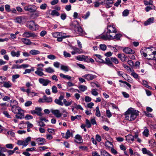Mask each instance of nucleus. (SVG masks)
Instances as JSON below:
<instances>
[{"label": "nucleus", "mask_w": 156, "mask_h": 156, "mask_svg": "<svg viewBox=\"0 0 156 156\" xmlns=\"http://www.w3.org/2000/svg\"><path fill=\"white\" fill-rule=\"evenodd\" d=\"M125 118L129 121L134 120L138 115V113L136 111H133L129 109L125 112Z\"/></svg>", "instance_id": "f257e3e1"}, {"label": "nucleus", "mask_w": 156, "mask_h": 156, "mask_svg": "<svg viewBox=\"0 0 156 156\" xmlns=\"http://www.w3.org/2000/svg\"><path fill=\"white\" fill-rule=\"evenodd\" d=\"M10 101V106L11 107L12 112L14 114L17 113L22 109L20 107L17 106L18 103L16 100H12Z\"/></svg>", "instance_id": "f03ea898"}, {"label": "nucleus", "mask_w": 156, "mask_h": 156, "mask_svg": "<svg viewBox=\"0 0 156 156\" xmlns=\"http://www.w3.org/2000/svg\"><path fill=\"white\" fill-rule=\"evenodd\" d=\"M74 33L77 36H84L86 34L85 31L83 30V28L80 25L76 28L74 30Z\"/></svg>", "instance_id": "7ed1b4c3"}, {"label": "nucleus", "mask_w": 156, "mask_h": 156, "mask_svg": "<svg viewBox=\"0 0 156 156\" xmlns=\"http://www.w3.org/2000/svg\"><path fill=\"white\" fill-rule=\"evenodd\" d=\"M37 9L36 6L33 5L26 6L24 7V9L25 11H28L30 12H35Z\"/></svg>", "instance_id": "20e7f679"}, {"label": "nucleus", "mask_w": 156, "mask_h": 156, "mask_svg": "<svg viewBox=\"0 0 156 156\" xmlns=\"http://www.w3.org/2000/svg\"><path fill=\"white\" fill-rule=\"evenodd\" d=\"M70 47L71 49L73 50V51L71 52V53L73 55H74L77 54H80L83 52L82 49L80 48H78L73 46H70Z\"/></svg>", "instance_id": "39448f33"}, {"label": "nucleus", "mask_w": 156, "mask_h": 156, "mask_svg": "<svg viewBox=\"0 0 156 156\" xmlns=\"http://www.w3.org/2000/svg\"><path fill=\"white\" fill-rule=\"evenodd\" d=\"M37 26H38V25L35 24L34 21H30L27 22V27L31 30H36V29L34 27H36Z\"/></svg>", "instance_id": "423d86ee"}, {"label": "nucleus", "mask_w": 156, "mask_h": 156, "mask_svg": "<svg viewBox=\"0 0 156 156\" xmlns=\"http://www.w3.org/2000/svg\"><path fill=\"white\" fill-rule=\"evenodd\" d=\"M41 109L40 108H35L34 110H31L30 112L32 114H36L37 115L41 116L42 113H41Z\"/></svg>", "instance_id": "0eeeda50"}, {"label": "nucleus", "mask_w": 156, "mask_h": 156, "mask_svg": "<svg viewBox=\"0 0 156 156\" xmlns=\"http://www.w3.org/2000/svg\"><path fill=\"white\" fill-rule=\"evenodd\" d=\"M107 32L109 34L110 33H116L117 32V30L114 25H108L107 27Z\"/></svg>", "instance_id": "6e6552de"}, {"label": "nucleus", "mask_w": 156, "mask_h": 156, "mask_svg": "<svg viewBox=\"0 0 156 156\" xmlns=\"http://www.w3.org/2000/svg\"><path fill=\"white\" fill-rule=\"evenodd\" d=\"M80 25L79 22L77 20L71 21L69 24L70 27L73 30Z\"/></svg>", "instance_id": "1a4fd4ad"}, {"label": "nucleus", "mask_w": 156, "mask_h": 156, "mask_svg": "<svg viewBox=\"0 0 156 156\" xmlns=\"http://www.w3.org/2000/svg\"><path fill=\"white\" fill-rule=\"evenodd\" d=\"M82 77L87 80L90 81L95 79L96 77L97 76L95 75L87 74L84 75Z\"/></svg>", "instance_id": "9d476101"}, {"label": "nucleus", "mask_w": 156, "mask_h": 156, "mask_svg": "<svg viewBox=\"0 0 156 156\" xmlns=\"http://www.w3.org/2000/svg\"><path fill=\"white\" fill-rule=\"evenodd\" d=\"M39 82L44 86H46L51 82V81L48 79H44L42 78L39 79Z\"/></svg>", "instance_id": "9b49d317"}, {"label": "nucleus", "mask_w": 156, "mask_h": 156, "mask_svg": "<svg viewBox=\"0 0 156 156\" xmlns=\"http://www.w3.org/2000/svg\"><path fill=\"white\" fill-rule=\"evenodd\" d=\"M149 50H151L150 48H144L140 50V53L144 56L146 57L147 55L146 53L151 54V52Z\"/></svg>", "instance_id": "f8f14e48"}, {"label": "nucleus", "mask_w": 156, "mask_h": 156, "mask_svg": "<svg viewBox=\"0 0 156 156\" xmlns=\"http://www.w3.org/2000/svg\"><path fill=\"white\" fill-rule=\"evenodd\" d=\"M51 112L53 115L58 118H60L62 115V114L60 112V111L58 110L51 109Z\"/></svg>", "instance_id": "ddd939ff"}, {"label": "nucleus", "mask_w": 156, "mask_h": 156, "mask_svg": "<svg viewBox=\"0 0 156 156\" xmlns=\"http://www.w3.org/2000/svg\"><path fill=\"white\" fill-rule=\"evenodd\" d=\"M23 36L26 37H36V35L34 33L25 32L23 34Z\"/></svg>", "instance_id": "4468645a"}, {"label": "nucleus", "mask_w": 156, "mask_h": 156, "mask_svg": "<svg viewBox=\"0 0 156 156\" xmlns=\"http://www.w3.org/2000/svg\"><path fill=\"white\" fill-rule=\"evenodd\" d=\"M104 4L106 5L105 7L107 8H109L112 6L113 3V0H104Z\"/></svg>", "instance_id": "2eb2a0df"}, {"label": "nucleus", "mask_w": 156, "mask_h": 156, "mask_svg": "<svg viewBox=\"0 0 156 156\" xmlns=\"http://www.w3.org/2000/svg\"><path fill=\"white\" fill-rule=\"evenodd\" d=\"M16 119H22L24 118V111L23 110L21 109L20 110L19 112L16 113Z\"/></svg>", "instance_id": "dca6fc26"}, {"label": "nucleus", "mask_w": 156, "mask_h": 156, "mask_svg": "<svg viewBox=\"0 0 156 156\" xmlns=\"http://www.w3.org/2000/svg\"><path fill=\"white\" fill-rule=\"evenodd\" d=\"M149 51L151 52V53L150 54V56L152 55V58H147V59L149 60L154 59L156 60V51H153L152 49L149 50Z\"/></svg>", "instance_id": "f3484780"}, {"label": "nucleus", "mask_w": 156, "mask_h": 156, "mask_svg": "<svg viewBox=\"0 0 156 156\" xmlns=\"http://www.w3.org/2000/svg\"><path fill=\"white\" fill-rule=\"evenodd\" d=\"M141 151L144 154H147L149 156H153V154L151 151L147 150L146 148H142Z\"/></svg>", "instance_id": "a211bd4d"}, {"label": "nucleus", "mask_w": 156, "mask_h": 156, "mask_svg": "<svg viewBox=\"0 0 156 156\" xmlns=\"http://www.w3.org/2000/svg\"><path fill=\"white\" fill-rule=\"evenodd\" d=\"M118 58L122 62H124L127 61V57H126L123 53H119L118 54Z\"/></svg>", "instance_id": "6ab92c4d"}, {"label": "nucleus", "mask_w": 156, "mask_h": 156, "mask_svg": "<svg viewBox=\"0 0 156 156\" xmlns=\"http://www.w3.org/2000/svg\"><path fill=\"white\" fill-rule=\"evenodd\" d=\"M123 51L127 54H133L135 53L134 50L128 48H125L123 50Z\"/></svg>", "instance_id": "aec40b11"}, {"label": "nucleus", "mask_w": 156, "mask_h": 156, "mask_svg": "<svg viewBox=\"0 0 156 156\" xmlns=\"http://www.w3.org/2000/svg\"><path fill=\"white\" fill-rule=\"evenodd\" d=\"M40 14V12L36 10L30 14V17L32 19H34L39 16Z\"/></svg>", "instance_id": "412c9836"}, {"label": "nucleus", "mask_w": 156, "mask_h": 156, "mask_svg": "<svg viewBox=\"0 0 156 156\" xmlns=\"http://www.w3.org/2000/svg\"><path fill=\"white\" fill-rule=\"evenodd\" d=\"M39 145H42L44 144L45 142V140L43 138H39L36 139Z\"/></svg>", "instance_id": "4be33fe9"}, {"label": "nucleus", "mask_w": 156, "mask_h": 156, "mask_svg": "<svg viewBox=\"0 0 156 156\" xmlns=\"http://www.w3.org/2000/svg\"><path fill=\"white\" fill-rule=\"evenodd\" d=\"M105 61L104 60L103 63L107 65L108 66L111 67H113V64L111 61L110 58L108 57H106L105 59Z\"/></svg>", "instance_id": "5701e85b"}, {"label": "nucleus", "mask_w": 156, "mask_h": 156, "mask_svg": "<svg viewBox=\"0 0 156 156\" xmlns=\"http://www.w3.org/2000/svg\"><path fill=\"white\" fill-rule=\"evenodd\" d=\"M96 56V57L95 58V61L103 63L104 61V60L102 59V56L96 54L95 55Z\"/></svg>", "instance_id": "b1692460"}, {"label": "nucleus", "mask_w": 156, "mask_h": 156, "mask_svg": "<svg viewBox=\"0 0 156 156\" xmlns=\"http://www.w3.org/2000/svg\"><path fill=\"white\" fill-rule=\"evenodd\" d=\"M101 37V38L104 39V40H110L112 37L113 38V36L112 35L109 34L107 32H106L105 35H102Z\"/></svg>", "instance_id": "393cba45"}, {"label": "nucleus", "mask_w": 156, "mask_h": 156, "mask_svg": "<svg viewBox=\"0 0 156 156\" xmlns=\"http://www.w3.org/2000/svg\"><path fill=\"white\" fill-rule=\"evenodd\" d=\"M154 18L153 17L150 18L148 19L147 21H145L144 24L145 26H147L150 25L154 22Z\"/></svg>", "instance_id": "a878e982"}, {"label": "nucleus", "mask_w": 156, "mask_h": 156, "mask_svg": "<svg viewBox=\"0 0 156 156\" xmlns=\"http://www.w3.org/2000/svg\"><path fill=\"white\" fill-rule=\"evenodd\" d=\"M126 138V140L128 142L131 143L130 141H133L134 140V137L132 135H128L127 136H125Z\"/></svg>", "instance_id": "bb28decb"}, {"label": "nucleus", "mask_w": 156, "mask_h": 156, "mask_svg": "<svg viewBox=\"0 0 156 156\" xmlns=\"http://www.w3.org/2000/svg\"><path fill=\"white\" fill-rule=\"evenodd\" d=\"M2 83L3 84V87L6 88H10L12 86V83L9 81L7 82H3Z\"/></svg>", "instance_id": "cd10ccee"}, {"label": "nucleus", "mask_w": 156, "mask_h": 156, "mask_svg": "<svg viewBox=\"0 0 156 156\" xmlns=\"http://www.w3.org/2000/svg\"><path fill=\"white\" fill-rule=\"evenodd\" d=\"M75 138L76 140H77L76 141V140H74V141L77 143H80L82 142V140L81 136L78 134L76 135L75 137Z\"/></svg>", "instance_id": "c85d7f7f"}, {"label": "nucleus", "mask_w": 156, "mask_h": 156, "mask_svg": "<svg viewBox=\"0 0 156 156\" xmlns=\"http://www.w3.org/2000/svg\"><path fill=\"white\" fill-rule=\"evenodd\" d=\"M21 40L22 42H23L24 44H25L27 45H30L32 43L30 41V40L28 39L22 38Z\"/></svg>", "instance_id": "c756f323"}, {"label": "nucleus", "mask_w": 156, "mask_h": 156, "mask_svg": "<svg viewBox=\"0 0 156 156\" xmlns=\"http://www.w3.org/2000/svg\"><path fill=\"white\" fill-rule=\"evenodd\" d=\"M20 51H18L16 52L14 51H12L11 52V54L12 57L16 56L19 57L20 55Z\"/></svg>", "instance_id": "7c9ffc66"}, {"label": "nucleus", "mask_w": 156, "mask_h": 156, "mask_svg": "<svg viewBox=\"0 0 156 156\" xmlns=\"http://www.w3.org/2000/svg\"><path fill=\"white\" fill-rule=\"evenodd\" d=\"M60 76L64 79H67L69 80H70L72 77L68 75H65L63 73H61L59 74Z\"/></svg>", "instance_id": "2f4dec72"}, {"label": "nucleus", "mask_w": 156, "mask_h": 156, "mask_svg": "<svg viewBox=\"0 0 156 156\" xmlns=\"http://www.w3.org/2000/svg\"><path fill=\"white\" fill-rule=\"evenodd\" d=\"M7 149L5 147H0V156H5V154L2 153L6 152Z\"/></svg>", "instance_id": "473e14b6"}, {"label": "nucleus", "mask_w": 156, "mask_h": 156, "mask_svg": "<svg viewBox=\"0 0 156 156\" xmlns=\"http://www.w3.org/2000/svg\"><path fill=\"white\" fill-rule=\"evenodd\" d=\"M27 95L30 97H33L34 96L36 95V93L34 92V91H30L29 92V90H27Z\"/></svg>", "instance_id": "72a5a7b5"}, {"label": "nucleus", "mask_w": 156, "mask_h": 156, "mask_svg": "<svg viewBox=\"0 0 156 156\" xmlns=\"http://www.w3.org/2000/svg\"><path fill=\"white\" fill-rule=\"evenodd\" d=\"M44 98L45 102L51 103L52 101V99L51 97H48L46 95H44Z\"/></svg>", "instance_id": "f704fd0d"}, {"label": "nucleus", "mask_w": 156, "mask_h": 156, "mask_svg": "<svg viewBox=\"0 0 156 156\" xmlns=\"http://www.w3.org/2000/svg\"><path fill=\"white\" fill-rule=\"evenodd\" d=\"M30 53L33 55H35L39 54L40 53V52L38 50L33 49L30 51Z\"/></svg>", "instance_id": "c9c22d12"}, {"label": "nucleus", "mask_w": 156, "mask_h": 156, "mask_svg": "<svg viewBox=\"0 0 156 156\" xmlns=\"http://www.w3.org/2000/svg\"><path fill=\"white\" fill-rule=\"evenodd\" d=\"M45 70L46 72L49 73H53L55 72L54 69L51 67L45 68Z\"/></svg>", "instance_id": "e433bc0d"}, {"label": "nucleus", "mask_w": 156, "mask_h": 156, "mask_svg": "<svg viewBox=\"0 0 156 156\" xmlns=\"http://www.w3.org/2000/svg\"><path fill=\"white\" fill-rule=\"evenodd\" d=\"M51 15L53 16H59L60 15L59 13L56 10H53L51 13Z\"/></svg>", "instance_id": "4c0bfd02"}, {"label": "nucleus", "mask_w": 156, "mask_h": 156, "mask_svg": "<svg viewBox=\"0 0 156 156\" xmlns=\"http://www.w3.org/2000/svg\"><path fill=\"white\" fill-rule=\"evenodd\" d=\"M78 88L80 91L82 92H84L87 89V87L86 86L82 85L79 86Z\"/></svg>", "instance_id": "58836bf2"}, {"label": "nucleus", "mask_w": 156, "mask_h": 156, "mask_svg": "<svg viewBox=\"0 0 156 156\" xmlns=\"http://www.w3.org/2000/svg\"><path fill=\"white\" fill-rule=\"evenodd\" d=\"M144 3L145 5H152L153 1L152 0H150L148 2L147 0H145L144 1Z\"/></svg>", "instance_id": "ea45409f"}, {"label": "nucleus", "mask_w": 156, "mask_h": 156, "mask_svg": "<svg viewBox=\"0 0 156 156\" xmlns=\"http://www.w3.org/2000/svg\"><path fill=\"white\" fill-rule=\"evenodd\" d=\"M20 89L21 91L23 92H27V90H29V92L31 91V88L30 87L29 88H28L27 89H26L24 87H22L20 88Z\"/></svg>", "instance_id": "a19ab883"}, {"label": "nucleus", "mask_w": 156, "mask_h": 156, "mask_svg": "<svg viewBox=\"0 0 156 156\" xmlns=\"http://www.w3.org/2000/svg\"><path fill=\"white\" fill-rule=\"evenodd\" d=\"M122 36L121 34H117L115 35L114 37H113V38L112 37L111 39H115L117 40H119L120 39V38Z\"/></svg>", "instance_id": "79ce46f5"}, {"label": "nucleus", "mask_w": 156, "mask_h": 156, "mask_svg": "<svg viewBox=\"0 0 156 156\" xmlns=\"http://www.w3.org/2000/svg\"><path fill=\"white\" fill-rule=\"evenodd\" d=\"M81 117V116L80 115H77L75 116H71V119L72 121H73L76 119H80Z\"/></svg>", "instance_id": "37998d69"}, {"label": "nucleus", "mask_w": 156, "mask_h": 156, "mask_svg": "<svg viewBox=\"0 0 156 156\" xmlns=\"http://www.w3.org/2000/svg\"><path fill=\"white\" fill-rule=\"evenodd\" d=\"M95 115L96 116L98 117H100L101 116V113L98 106L96 108Z\"/></svg>", "instance_id": "c03bdc74"}, {"label": "nucleus", "mask_w": 156, "mask_h": 156, "mask_svg": "<svg viewBox=\"0 0 156 156\" xmlns=\"http://www.w3.org/2000/svg\"><path fill=\"white\" fill-rule=\"evenodd\" d=\"M72 134L71 133L70 130H68L66 132V134L64 138L66 139H68L71 136V135Z\"/></svg>", "instance_id": "a18cd8bd"}, {"label": "nucleus", "mask_w": 156, "mask_h": 156, "mask_svg": "<svg viewBox=\"0 0 156 156\" xmlns=\"http://www.w3.org/2000/svg\"><path fill=\"white\" fill-rule=\"evenodd\" d=\"M101 155L102 156H107L109 153H108L106 151L104 150L101 149Z\"/></svg>", "instance_id": "49530a36"}, {"label": "nucleus", "mask_w": 156, "mask_h": 156, "mask_svg": "<svg viewBox=\"0 0 156 156\" xmlns=\"http://www.w3.org/2000/svg\"><path fill=\"white\" fill-rule=\"evenodd\" d=\"M143 134L144 136L147 137L149 135V130L147 129H145L144 131L143 132Z\"/></svg>", "instance_id": "de8ad7c7"}, {"label": "nucleus", "mask_w": 156, "mask_h": 156, "mask_svg": "<svg viewBox=\"0 0 156 156\" xmlns=\"http://www.w3.org/2000/svg\"><path fill=\"white\" fill-rule=\"evenodd\" d=\"M15 22L18 23H21L22 22V18L21 16L17 17L15 20Z\"/></svg>", "instance_id": "09e8293b"}, {"label": "nucleus", "mask_w": 156, "mask_h": 156, "mask_svg": "<svg viewBox=\"0 0 156 156\" xmlns=\"http://www.w3.org/2000/svg\"><path fill=\"white\" fill-rule=\"evenodd\" d=\"M55 102L56 104L60 105L62 106L63 105V103L59 99H55Z\"/></svg>", "instance_id": "8fccbe9b"}, {"label": "nucleus", "mask_w": 156, "mask_h": 156, "mask_svg": "<svg viewBox=\"0 0 156 156\" xmlns=\"http://www.w3.org/2000/svg\"><path fill=\"white\" fill-rule=\"evenodd\" d=\"M63 102L65 105L66 106H68L72 104V101H71L70 102H68L66 99H64L63 100Z\"/></svg>", "instance_id": "3c124183"}, {"label": "nucleus", "mask_w": 156, "mask_h": 156, "mask_svg": "<svg viewBox=\"0 0 156 156\" xmlns=\"http://www.w3.org/2000/svg\"><path fill=\"white\" fill-rule=\"evenodd\" d=\"M61 70L67 72L69 71V67L68 66L64 65H61Z\"/></svg>", "instance_id": "603ef678"}, {"label": "nucleus", "mask_w": 156, "mask_h": 156, "mask_svg": "<svg viewBox=\"0 0 156 156\" xmlns=\"http://www.w3.org/2000/svg\"><path fill=\"white\" fill-rule=\"evenodd\" d=\"M35 73L39 76H42L44 75L42 71H41L37 70L35 72Z\"/></svg>", "instance_id": "864d4df0"}, {"label": "nucleus", "mask_w": 156, "mask_h": 156, "mask_svg": "<svg viewBox=\"0 0 156 156\" xmlns=\"http://www.w3.org/2000/svg\"><path fill=\"white\" fill-rule=\"evenodd\" d=\"M111 60L112 62H113L115 64H118L119 62L118 59L115 57L111 58Z\"/></svg>", "instance_id": "5fc2aeb1"}, {"label": "nucleus", "mask_w": 156, "mask_h": 156, "mask_svg": "<svg viewBox=\"0 0 156 156\" xmlns=\"http://www.w3.org/2000/svg\"><path fill=\"white\" fill-rule=\"evenodd\" d=\"M3 113L7 118L10 119L12 118L11 116L9 114L7 111H4L3 112Z\"/></svg>", "instance_id": "6e6d98bb"}, {"label": "nucleus", "mask_w": 156, "mask_h": 156, "mask_svg": "<svg viewBox=\"0 0 156 156\" xmlns=\"http://www.w3.org/2000/svg\"><path fill=\"white\" fill-rule=\"evenodd\" d=\"M20 75L19 74H15L13 75L12 77V80L13 82L15 81V80L19 78L20 77Z\"/></svg>", "instance_id": "4d7b16f0"}, {"label": "nucleus", "mask_w": 156, "mask_h": 156, "mask_svg": "<svg viewBox=\"0 0 156 156\" xmlns=\"http://www.w3.org/2000/svg\"><path fill=\"white\" fill-rule=\"evenodd\" d=\"M86 126L87 128H90L91 127V123H90L89 120L87 119L86 120Z\"/></svg>", "instance_id": "13d9d810"}, {"label": "nucleus", "mask_w": 156, "mask_h": 156, "mask_svg": "<svg viewBox=\"0 0 156 156\" xmlns=\"http://www.w3.org/2000/svg\"><path fill=\"white\" fill-rule=\"evenodd\" d=\"M112 145V142L109 141L107 140L105 142V146L106 147L109 148L110 147L109 145Z\"/></svg>", "instance_id": "bf43d9fd"}, {"label": "nucleus", "mask_w": 156, "mask_h": 156, "mask_svg": "<svg viewBox=\"0 0 156 156\" xmlns=\"http://www.w3.org/2000/svg\"><path fill=\"white\" fill-rule=\"evenodd\" d=\"M122 66L127 71L130 70L131 71H132V70L131 68H130L127 65L123 63L122 64Z\"/></svg>", "instance_id": "052dcab7"}, {"label": "nucleus", "mask_w": 156, "mask_h": 156, "mask_svg": "<svg viewBox=\"0 0 156 156\" xmlns=\"http://www.w3.org/2000/svg\"><path fill=\"white\" fill-rule=\"evenodd\" d=\"M119 82H121L125 84L129 87L130 89H131V85L129 83H127V82L125 81H123V80H119Z\"/></svg>", "instance_id": "680f3d73"}, {"label": "nucleus", "mask_w": 156, "mask_h": 156, "mask_svg": "<svg viewBox=\"0 0 156 156\" xmlns=\"http://www.w3.org/2000/svg\"><path fill=\"white\" fill-rule=\"evenodd\" d=\"M100 48L101 50L103 51H105L106 50L107 47L104 44H101L100 45Z\"/></svg>", "instance_id": "e2e57ef3"}, {"label": "nucleus", "mask_w": 156, "mask_h": 156, "mask_svg": "<svg viewBox=\"0 0 156 156\" xmlns=\"http://www.w3.org/2000/svg\"><path fill=\"white\" fill-rule=\"evenodd\" d=\"M83 57H84V55H80L77 56L76 57V58L77 60L80 61H83Z\"/></svg>", "instance_id": "0e129e2a"}, {"label": "nucleus", "mask_w": 156, "mask_h": 156, "mask_svg": "<svg viewBox=\"0 0 156 156\" xmlns=\"http://www.w3.org/2000/svg\"><path fill=\"white\" fill-rule=\"evenodd\" d=\"M51 89L52 90V92L53 93L55 94L58 92L57 87L55 86H52V87Z\"/></svg>", "instance_id": "69168bd1"}, {"label": "nucleus", "mask_w": 156, "mask_h": 156, "mask_svg": "<svg viewBox=\"0 0 156 156\" xmlns=\"http://www.w3.org/2000/svg\"><path fill=\"white\" fill-rule=\"evenodd\" d=\"M47 6V4L46 3H44L41 4L40 5V8L41 9L44 10L46 9Z\"/></svg>", "instance_id": "338daca9"}, {"label": "nucleus", "mask_w": 156, "mask_h": 156, "mask_svg": "<svg viewBox=\"0 0 156 156\" xmlns=\"http://www.w3.org/2000/svg\"><path fill=\"white\" fill-rule=\"evenodd\" d=\"M106 114L108 118H110L112 116V114L109 110H106Z\"/></svg>", "instance_id": "774afa93"}]
</instances>
